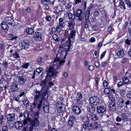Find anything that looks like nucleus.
<instances>
[{
  "instance_id": "nucleus-52",
  "label": "nucleus",
  "mask_w": 131,
  "mask_h": 131,
  "mask_svg": "<svg viewBox=\"0 0 131 131\" xmlns=\"http://www.w3.org/2000/svg\"><path fill=\"white\" fill-rule=\"evenodd\" d=\"M126 4L129 7H131V2L130 1L127 0L126 1Z\"/></svg>"
},
{
  "instance_id": "nucleus-3",
  "label": "nucleus",
  "mask_w": 131,
  "mask_h": 131,
  "mask_svg": "<svg viewBox=\"0 0 131 131\" xmlns=\"http://www.w3.org/2000/svg\"><path fill=\"white\" fill-rule=\"evenodd\" d=\"M47 75L44 81H42L41 83L45 85L47 81H50L53 77H56L58 75V72L57 69H55L52 67L49 68H47L46 70Z\"/></svg>"
},
{
  "instance_id": "nucleus-4",
  "label": "nucleus",
  "mask_w": 131,
  "mask_h": 131,
  "mask_svg": "<svg viewBox=\"0 0 131 131\" xmlns=\"http://www.w3.org/2000/svg\"><path fill=\"white\" fill-rule=\"evenodd\" d=\"M89 101L90 104L93 105H98L100 103L99 97L96 96L90 97Z\"/></svg>"
},
{
  "instance_id": "nucleus-2",
  "label": "nucleus",
  "mask_w": 131,
  "mask_h": 131,
  "mask_svg": "<svg viewBox=\"0 0 131 131\" xmlns=\"http://www.w3.org/2000/svg\"><path fill=\"white\" fill-rule=\"evenodd\" d=\"M46 92H45L43 93V95H42L41 91H39L37 90L35 91V93L34 94L35 100L33 103L34 108H36L37 107V105L38 104L37 108L39 110H40L43 99L44 97L46 95Z\"/></svg>"
},
{
  "instance_id": "nucleus-64",
  "label": "nucleus",
  "mask_w": 131,
  "mask_h": 131,
  "mask_svg": "<svg viewBox=\"0 0 131 131\" xmlns=\"http://www.w3.org/2000/svg\"><path fill=\"white\" fill-rule=\"evenodd\" d=\"M4 116L3 115H1L0 117V122H1V123H2V121L4 119Z\"/></svg>"
},
{
  "instance_id": "nucleus-48",
  "label": "nucleus",
  "mask_w": 131,
  "mask_h": 131,
  "mask_svg": "<svg viewBox=\"0 0 131 131\" xmlns=\"http://www.w3.org/2000/svg\"><path fill=\"white\" fill-rule=\"evenodd\" d=\"M77 95L78 98L79 99H81L82 97V94L80 92H78Z\"/></svg>"
},
{
  "instance_id": "nucleus-21",
  "label": "nucleus",
  "mask_w": 131,
  "mask_h": 131,
  "mask_svg": "<svg viewBox=\"0 0 131 131\" xmlns=\"http://www.w3.org/2000/svg\"><path fill=\"white\" fill-rule=\"evenodd\" d=\"M89 117L91 120L94 121L97 120L98 118V116L95 114H90Z\"/></svg>"
},
{
  "instance_id": "nucleus-26",
  "label": "nucleus",
  "mask_w": 131,
  "mask_h": 131,
  "mask_svg": "<svg viewBox=\"0 0 131 131\" xmlns=\"http://www.w3.org/2000/svg\"><path fill=\"white\" fill-rule=\"evenodd\" d=\"M119 57H122L124 55V51L123 49H121L117 54Z\"/></svg>"
},
{
  "instance_id": "nucleus-27",
  "label": "nucleus",
  "mask_w": 131,
  "mask_h": 131,
  "mask_svg": "<svg viewBox=\"0 0 131 131\" xmlns=\"http://www.w3.org/2000/svg\"><path fill=\"white\" fill-rule=\"evenodd\" d=\"M49 105L48 104L47 105H44L43 107V109L44 111L46 113H48L49 112Z\"/></svg>"
},
{
  "instance_id": "nucleus-1",
  "label": "nucleus",
  "mask_w": 131,
  "mask_h": 131,
  "mask_svg": "<svg viewBox=\"0 0 131 131\" xmlns=\"http://www.w3.org/2000/svg\"><path fill=\"white\" fill-rule=\"evenodd\" d=\"M76 31L74 30H72L71 31L70 34L68 35V41L69 42V44L68 45V48L67 50L64 49L61 46H60V49L58 50V52L60 53V54L62 56L65 55L64 58L62 60L59 58H57L55 59L53 62V64L54 66L56 65L57 64H58L61 65L64 64L65 62V58H66L67 55V51H70V47L72 45V43L73 42V40L74 39L75 36Z\"/></svg>"
},
{
  "instance_id": "nucleus-40",
  "label": "nucleus",
  "mask_w": 131,
  "mask_h": 131,
  "mask_svg": "<svg viewBox=\"0 0 131 131\" xmlns=\"http://www.w3.org/2000/svg\"><path fill=\"white\" fill-rule=\"evenodd\" d=\"M68 126L70 127H71L73 125V122L72 121L70 120L69 119L68 121Z\"/></svg>"
},
{
  "instance_id": "nucleus-44",
  "label": "nucleus",
  "mask_w": 131,
  "mask_h": 131,
  "mask_svg": "<svg viewBox=\"0 0 131 131\" xmlns=\"http://www.w3.org/2000/svg\"><path fill=\"white\" fill-rule=\"evenodd\" d=\"M62 28L63 27H62V26H59V25H58V26H57L56 28L57 31H58V32H60Z\"/></svg>"
},
{
  "instance_id": "nucleus-10",
  "label": "nucleus",
  "mask_w": 131,
  "mask_h": 131,
  "mask_svg": "<svg viewBox=\"0 0 131 131\" xmlns=\"http://www.w3.org/2000/svg\"><path fill=\"white\" fill-rule=\"evenodd\" d=\"M18 79L19 84L22 85H23L25 83L27 79L25 76L23 75L19 76Z\"/></svg>"
},
{
  "instance_id": "nucleus-15",
  "label": "nucleus",
  "mask_w": 131,
  "mask_h": 131,
  "mask_svg": "<svg viewBox=\"0 0 131 131\" xmlns=\"http://www.w3.org/2000/svg\"><path fill=\"white\" fill-rule=\"evenodd\" d=\"M14 126L17 129L19 130L22 128L23 127V124L21 122L17 121L15 123Z\"/></svg>"
},
{
  "instance_id": "nucleus-32",
  "label": "nucleus",
  "mask_w": 131,
  "mask_h": 131,
  "mask_svg": "<svg viewBox=\"0 0 131 131\" xmlns=\"http://www.w3.org/2000/svg\"><path fill=\"white\" fill-rule=\"evenodd\" d=\"M24 105L26 107H28L29 105L28 101L27 99H25L23 101Z\"/></svg>"
},
{
  "instance_id": "nucleus-33",
  "label": "nucleus",
  "mask_w": 131,
  "mask_h": 131,
  "mask_svg": "<svg viewBox=\"0 0 131 131\" xmlns=\"http://www.w3.org/2000/svg\"><path fill=\"white\" fill-rule=\"evenodd\" d=\"M89 124V122L88 121H86L82 124V126L85 129H87L88 130V125Z\"/></svg>"
},
{
  "instance_id": "nucleus-16",
  "label": "nucleus",
  "mask_w": 131,
  "mask_h": 131,
  "mask_svg": "<svg viewBox=\"0 0 131 131\" xmlns=\"http://www.w3.org/2000/svg\"><path fill=\"white\" fill-rule=\"evenodd\" d=\"M104 92L106 94L108 95L110 94L114 93L115 91L113 89L112 90L110 88H107L104 90Z\"/></svg>"
},
{
  "instance_id": "nucleus-8",
  "label": "nucleus",
  "mask_w": 131,
  "mask_h": 131,
  "mask_svg": "<svg viewBox=\"0 0 131 131\" xmlns=\"http://www.w3.org/2000/svg\"><path fill=\"white\" fill-rule=\"evenodd\" d=\"M5 20L6 24L9 25H11L14 26L15 25V23L14 20L10 17H7L5 18Z\"/></svg>"
},
{
  "instance_id": "nucleus-11",
  "label": "nucleus",
  "mask_w": 131,
  "mask_h": 131,
  "mask_svg": "<svg viewBox=\"0 0 131 131\" xmlns=\"http://www.w3.org/2000/svg\"><path fill=\"white\" fill-rule=\"evenodd\" d=\"M72 109L73 112L75 114H79L81 112L80 108L77 106H73Z\"/></svg>"
},
{
  "instance_id": "nucleus-19",
  "label": "nucleus",
  "mask_w": 131,
  "mask_h": 131,
  "mask_svg": "<svg viewBox=\"0 0 131 131\" xmlns=\"http://www.w3.org/2000/svg\"><path fill=\"white\" fill-rule=\"evenodd\" d=\"M108 107L109 110L111 111H114L116 110L115 104L113 102H111L110 103Z\"/></svg>"
},
{
  "instance_id": "nucleus-20",
  "label": "nucleus",
  "mask_w": 131,
  "mask_h": 131,
  "mask_svg": "<svg viewBox=\"0 0 131 131\" xmlns=\"http://www.w3.org/2000/svg\"><path fill=\"white\" fill-rule=\"evenodd\" d=\"M2 28L3 30H7L8 29V26L6 23L3 22L1 24Z\"/></svg>"
},
{
  "instance_id": "nucleus-46",
  "label": "nucleus",
  "mask_w": 131,
  "mask_h": 131,
  "mask_svg": "<svg viewBox=\"0 0 131 131\" xmlns=\"http://www.w3.org/2000/svg\"><path fill=\"white\" fill-rule=\"evenodd\" d=\"M8 128L7 126H4L2 128V131H8Z\"/></svg>"
},
{
  "instance_id": "nucleus-51",
  "label": "nucleus",
  "mask_w": 131,
  "mask_h": 131,
  "mask_svg": "<svg viewBox=\"0 0 131 131\" xmlns=\"http://www.w3.org/2000/svg\"><path fill=\"white\" fill-rule=\"evenodd\" d=\"M42 70L41 68H38L36 69V71L38 72V74H40Z\"/></svg>"
},
{
  "instance_id": "nucleus-45",
  "label": "nucleus",
  "mask_w": 131,
  "mask_h": 131,
  "mask_svg": "<svg viewBox=\"0 0 131 131\" xmlns=\"http://www.w3.org/2000/svg\"><path fill=\"white\" fill-rule=\"evenodd\" d=\"M119 5L120 6H122L124 10L126 9V8L125 7V4L124 2H120L119 3Z\"/></svg>"
},
{
  "instance_id": "nucleus-39",
  "label": "nucleus",
  "mask_w": 131,
  "mask_h": 131,
  "mask_svg": "<svg viewBox=\"0 0 131 131\" xmlns=\"http://www.w3.org/2000/svg\"><path fill=\"white\" fill-rule=\"evenodd\" d=\"M37 61L39 63H41L43 62V59L41 57H40L37 59Z\"/></svg>"
},
{
  "instance_id": "nucleus-54",
  "label": "nucleus",
  "mask_w": 131,
  "mask_h": 131,
  "mask_svg": "<svg viewBox=\"0 0 131 131\" xmlns=\"http://www.w3.org/2000/svg\"><path fill=\"white\" fill-rule=\"evenodd\" d=\"M67 8L69 9L71 7V4L70 3H68L66 6Z\"/></svg>"
},
{
  "instance_id": "nucleus-17",
  "label": "nucleus",
  "mask_w": 131,
  "mask_h": 131,
  "mask_svg": "<svg viewBox=\"0 0 131 131\" xmlns=\"http://www.w3.org/2000/svg\"><path fill=\"white\" fill-rule=\"evenodd\" d=\"M87 109L88 111L91 113H93L96 110L95 107L90 104L88 105Z\"/></svg>"
},
{
  "instance_id": "nucleus-28",
  "label": "nucleus",
  "mask_w": 131,
  "mask_h": 131,
  "mask_svg": "<svg viewBox=\"0 0 131 131\" xmlns=\"http://www.w3.org/2000/svg\"><path fill=\"white\" fill-rule=\"evenodd\" d=\"M30 122L31 121L30 118L28 117L27 118H24L23 120V123L24 125H25L28 123L27 121Z\"/></svg>"
},
{
  "instance_id": "nucleus-53",
  "label": "nucleus",
  "mask_w": 131,
  "mask_h": 131,
  "mask_svg": "<svg viewBox=\"0 0 131 131\" xmlns=\"http://www.w3.org/2000/svg\"><path fill=\"white\" fill-rule=\"evenodd\" d=\"M28 63H27L22 65L23 67L25 69H27L28 68Z\"/></svg>"
},
{
  "instance_id": "nucleus-5",
  "label": "nucleus",
  "mask_w": 131,
  "mask_h": 131,
  "mask_svg": "<svg viewBox=\"0 0 131 131\" xmlns=\"http://www.w3.org/2000/svg\"><path fill=\"white\" fill-rule=\"evenodd\" d=\"M76 18L79 21L82 20L84 17V13L81 9H79L77 10L75 13H74Z\"/></svg>"
},
{
  "instance_id": "nucleus-23",
  "label": "nucleus",
  "mask_w": 131,
  "mask_h": 131,
  "mask_svg": "<svg viewBox=\"0 0 131 131\" xmlns=\"http://www.w3.org/2000/svg\"><path fill=\"white\" fill-rule=\"evenodd\" d=\"M64 19L63 18H60L59 19V23L58 25L59 26H62L63 27L65 25V24L64 21Z\"/></svg>"
},
{
  "instance_id": "nucleus-30",
  "label": "nucleus",
  "mask_w": 131,
  "mask_h": 131,
  "mask_svg": "<svg viewBox=\"0 0 131 131\" xmlns=\"http://www.w3.org/2000/svg\"><path fill=\"white\" fill-rule=\"evenodd\" d=\"M90 9L87 10L85 13V18L86 21L88 20L90 17Z\"/></svg>"
},
{
  "instance_id": "nucleus-63",
  "label": "nucleus",
  "mask_w": 131,
  "mask_h": 131,
  "mask_svg": "<svg viewBox=\"0 0 131 131\" xmlns=\"http://www.w3.org/2000/svg\"><path fill=\"white\" fill-rule=\"evenodd\" d=\"M106 52L105 51H104L102 53L101 56V59H102L104 57Z\"/></svg>"
},
{
  "instance_id": "nucleus-22",
  "label": "nucleus",
  "mask_w": 131,
  "mask_h": 131,
  "mask_svg": "<svg viewBox=\"0 0 131 131\" xmlns=\"http://www.w3.org/2000/svg\"><path fill=\"white\" fill-rule=\"evenodd\" d=\"M29 116V114L26 111L24 112L23 113H20V115H19V117H24V118H27Z\"/></svg>"
},
{
  "instance_id": "nucleus-42",
  "label": "nucleus",
  "mask_w": 131,
  "mask_h": 131,
  "mask_svg": "<svg viewBox=\"0 0 131 131\" xmlns=\"http://www.w3.org/2000/svg\"><path fill=\"white\" fill-rule=\"evenodd\" d=\"M33 127L31 124L28 127L27 131H32Z\"/></svg>"
},
{
  "instance_id": "nucleus-14",
  "label": "nucleus",
  "mask_w": 131,
  "mask_h": 131,
  "mask_svg": "<svg viewBox=\"0 0 131 131\" xmlns=\"http://www.w3.org/2000/svg\"><path fill=\"white\" fill-rule=\"evenodd\" d=\"M30 122L31 124L33 126L37 127L39 125V122L37 117L35 118Z\"/></svg>"
},
{
  "instance_id": "nucleus-60",
  "label": "nucleus",
  "mask_w": 131,
  "mask_h": 131,
  "mask_svg": "<svg viewBox=\"0 0 131 131\" xmlns=\"http://www.w3.org/2000/svg\"><path fill=\"white\" fill-rule=\"evenodd\" d=\"M96 67L97 68H99V64L98 62L97 61H95L94 63Z\"/></svg>"
},
{
  "instance_id": "nucleus-25",
  "label": "nucleus",
  "mask_w": 131,
  "mask_h": 131,
  "mask_svg": "<svg viewBox=\"0 0 131 131\" xmlns=\"http://www.w3.org/2000/svg\"><path fill=\"white\" fill-rule=\"evenodd\" d=\"M26 32L27 34L31 35H33L34 34V30L30 28H27L26 29Z\"/></svg>"
},
{
  "instance_id": "nucleus-12",
  "label": "nucleus",
  "mask_w": 131,
  "mask_h": 131,
  "mask_svg": "<svg viewBox=\"0 0 131 131\" xmlns=\"http://www.w3.org/2000/svg\"><path fill=\"white\" fill-rule=\"evenodd\" d=\"M96 109L97 113L101 114L103 113L106 111V108L103 106H99Z\"/></svg>"
},
{
  "instance_id": "nucleus-61",
  "label": "nucleus",
  "mask_w": 131,
  "mask_h": 131,
  "mask_svg": "<svg viewBox=\"0 0 131 131\" xmlns=\"http://www.w3.org/2000/svg\"><path fill=\"white\" fill-rule=\"evenodd\" d=\"M130 102V101L129 100H127V101L125 102V104L126 105V106H125L126 107H127V105H129Z\"/></svg>"
},
{
  "instance_id": "nucleus-58",
  "label": "nucleus",
  "mask_w": 131,
  "mask_h": 131,
  "mask_svg": "<svg viewBox=\"0 0 131 131\" xmlns=\"http://www.w3.org/2000/svg\"><path fill=\"white\" fill-rule=\"evenodd\" d=\"M92 28L93 30H96L98 29V28L96 25H94L93 26Z\"/></svg>"
},
{
  "instance_id": "nucleus-7",
  "label": "nucleus",
  "mask_w": 131,
  "mask_h": 131,
  "mask_svg": "<svg viewBox=\"0 0 131 131\" xmlns=\"http://www.w3.org/2000/svg\"><path fill=\"white\" fill-rule=\"evenodd\" d=\"M99 127V124L97 122H94L90 124L88 127V130L90 131L91 130L97 129Z\"/></svg>"
},
{
  "instance_id": "nucleus-55",
  "label": "nucleus",
  "mask_w": 131,
  "mask_h": 131,
  "mask_svg": "<svg viewBox=\"0 0 131 131\" xmlns=\"http://www.w3.org/2000/svg\"><path fill=\"white\" fill-rule=\"evenodd\" d=\"M47 0H41V3L43 4L46 5L47 4Z\"/></svg>"
},
{
  "instance_id": "nucleus-38",
  "label": "nucleus",
  "mask_w": 131,
  "mask_h": 131,
  "mask_svg": "<svg viewBox=\"0 0 131 131\" xmlns=\"http://www.w3.org/2000/svg\"><path fill=\"white\" fill-rule=\"evenodd\" d=\"M3 64L4 68L6 69L8 68V63L5 61H4L3 62Z\"/></svg>"
},
{
  "instance_id": "nucleus-43",
  "label": "nucleus",
  "mask_w": 131,
  "mask_h": 131,
  "mask_svg": "<svg viewBox=\"0 0 131 131\" xmlns=\"http://www.w3.org/2000/svg\"><path fill=\"white\" fill-rule=\"evenodd\" d=\"M14 58H19V56L17 52H15L13 55Z\"/></svg>"
},
{
  "instance_id": "nucleus-35",
  "label": "nucleus",
  "mask_w": 131,
  "mask_h": 131,
  "mask_svg": "<svg viewBox=\"0 0 131 131\" xmlns=\"http://www.w3.org/2000/svg\"><path fill=\"white\" fill-rule=\"evenodd\" d=\"M121 117L123 120L126 121L127 120V118L126 114H121Z\"/></svg>"
},
{
  "instance_id": "nucleus-36",
  "label": "nucleus",
  "mask_w": 131,
  "mask_h": 131,
  "mask_svg": "<svg viewBox=\"0 0 131 131\" xmlns=\"http://www.w3.org/2000/svg\"><path fill=\"white\" fill-rule=\"evenodd\" d=\"M18 89V87L17 85L13 84L12 85V90L14 92L16 91Z\"/></svg>"
},
{
  "instance_id": "nucleus-13",
  "label": "nucleus",
  "mask_w": 131,
  "mask_h": 131,
  "mask_svg": "<svg viewBox=\"0 0 131 131\" xmlns=\"http://www.w3.org/2000/svg\"><path fill=\"white\" fill-rule=\"evenodd\" d=\"M15 115L14 113H12L6 116L7 121L11 122L14 121L15 119Z\"/></svg>"
},
{
  "instance_id": "nucleus-59",
  "label": "nucleus",
  "mask_w": 131,
  "mask_h": 131,
  "mask_svg": "<svg viewBox=\"0 0 131 131\" xmlns=\"http://www.w3.org/2000/svg\"><path fill=\"white\" fill-rule=\"evenodd\" d=\"M121 120V118L119 116H117L116 118V121L118 122H120Z\"/></svg>"
},
{
  "instance_id": "nucleus-6",
  "label": "nucleus",
  "mask_w": 131,
  "mask_h": 131,
  "mask_svg": "<svg viewBox=\"0 0 131 131\" xmlns=\"http://www.w3.org/2000/svg\"><path fill=\"white\" fill-rule=\"evenodd\" d=\"M57 111L59 113L62 112L65 110V106L60 102H58L57 104Z\"/></svg>"
},
{
  "instance_id": "nucleus-18",
  "label": "nucleus",
  "mask_w": 131,
  "mask_h": 131,
  "mask_svg": "<svg viewBox=\"0 0 131 131\" xmlns=\"http://www.w3.org/2000/svg\"><path fill=\"white\" fill-rule=\"evenodd\" d=\"M22 48L26 49L29 46V45L28 41H23L21 43Z\"/></svg>"
},
{
  "instance_id": "nucleus-29",
  "label": "nucleus",
  "mask_w": 131,
  "mask_h": 131,
  "mask_svg": "<svg viewBox=\"0 0 131 131\" xmlns=\"http://www.w3.org/2000/svg\"><path fill=\"white\" fill-rule=\"evenodd\" d=\"M68 17L70 20L73 21L75 18V15H74V14L70 13L68 14Z\"/></svg>"
},
{
  "instance_id": "nucleus-56",
  "label": "nucleus",
  "mask_w": 131,
  "mask_h": 131,
  "mask_svg": "<svg viewBox=\"0 0 131 131\" xmlns=\"http://www.w3.org/2000/svg\"><path fill=\"white\" fill-rule=\"evenodd\" d=\"M123 84V83L121 81L119 82L117 84V86L118 87L121 86Z\"/></svg>"
},
{
  "instance_id": "nucleus-31",
  "label": "nucleus",
  "mask_w": 131,
  "mask_h": 131,
  "mask_svg": "<svg viewBox=\"0 0 131 131\" xmlns=\"http://www.w3.org/2000/svg\"><path fill=\"white\" fill-rule=\"evenodd\" d=\"M122 80L123 82L125 84H128L129 82V80L127 77L124 76L122 78Z\"/></svg>"
},
{
  "instance_id": "nucleus-9",
  "label": "nucleus",
  "mask_w": 131,
  "mask_h": 131,
  "mask_svg": "<svg viewBox=\"0 0 131 131\" xmlns=\"http://www.w3.org/2000/svg\"><path fill=\"white\" fill-rule=\"evenodd\" d=\"M33 38L34 39L37 41H39L42 39V35L41 33L36 31L33 36Z\"/></svg>"
},
{
  "instance_id": "nucleus-24",
  "label": "nucleus",
  "mask_w": 131,
  "mask_h": 131,
  "mask_svg": "<svg viewBox=\"0 0 131 131\" xmlns=\"http://www.w3.org/2000/svg\"><path fill=\"white\" fill-rule=\"evenodd\" d=\"M118 101L120 103L119 104V107L121 108L124 105V101L123 99L119 98Z\"/></svg>"
},
{
  "instance_id": "nucleus-47",
  "label": "nucleus",
  "mask_w": 131,
  "mask_h": 131,
  "mask_svg": "<svg viewBox=\"0 0 131 131\" xmlns=\"http://www.w3.org/2000/svg\"><path fill=\"white\" fill-rule=\"evenodd\" d=\"M75 117L73 115L70 116L69 119L73 121V120H75Z\"/></svg>"
},
{
  "instance_id": "nucleus-49",
  "label": "nucleus",
  "mask_w": 131,
  "mask_h": 131,
  "mask_svg": "<svg viewBox=\"0 0 131 131\" xmlns=\"http://www.w3.org/2000/svg\"><path fill=\"white\" fill-rule=\"evenodd\" d=\"M103 84L104 86V87H107L108 86V82L106 81H104Z\"/></svg>"
},
{
  "instance_id": "nucleus-50",
  "label": "nucleus",
  "mask_w": 131,
  "mask_h": 131,
  "mask_svg": "<svg viewBox=\"0 0 131 131\" xmlns=\"http://www.w3.org/2000/svg\"><path fill=\"white\" fill-rule=\"evenodd\" d=\"M93 14L95 17H97L99 15V12L97 11H95L94 12Z\"/></svg>"
},
{
  "instance_id": "nucleus-34",
  "label": "nucleus",
  "mask_w": 131,
  "mask_h": 131,
  "mask_svg": "<svg viewBox=\"0 0 131 131\" xmlns=\"http://www.w3.org/2000/svg\"><path fill=\"white\" fill-rule=\"evenodd\" d=\"M52 37L54 40L58 42L60 40V39L59 38L58 35L56 34L54 35Z\"/></svg>"
},
{
  "instance_id": "nucleus-37",
  "label": "nucleus",
  "mask_w": 131,
  "mask_h": 131,
  "mask_svg": "<svg viewBox=\"0 0 131 131\" xmlns=\"http://www.w3.org/2000/svg\"><path fill=\"white\" fill-rule=\"evenodd\" d=\"M74 26V25L72 22H69L68 23V27L70 29L72 28Z\"/></svg>"
},
{
  "instance_id": "nucleus-41",
  "label": "nucleus",
  "mask_w": 131,
  "mask_h": 131,
  "mask_svg": "<svg viewBox=\"0 0 131 131\" xmlns=\"http://www.w3.org/2000/svg\"><path fill=\"white\" fill-rule=\"evenodd\" d=\"M127 97L130 100H131V91H129L127 93Z\"/></svg>"
},
{
  "instance_id": "nucleus-62",
  "label": "nucleus",
  "mask_w": 131,
  "mask_h": 131,
  "mask_svg": "<svg viewBox=\"0 0 131 131\" xmlns=\"http://www.w3.org/2000/svg\"><path fill=\"white\" fill-rule=\"evenodd\" d=\"M94 69V67L92 65H90L89 66V69L90 70H92Z\"/></svg>"
},
{
  "instance_id": "nucleus-57",
  "label": "nucleus",
  "mask_w": 131,
  "mask_h": 131,
  "mask_svg": "<svg viewBox=\"0 0 131 131\" xmlns=\"http://www.w3.org/2000/svg\"><path fill=\"white\" fill-rule=\"evenodd\" d=\"M51 19V16H47L46 17V20L48 21H50Z\"/></svg>"
}]
</instances>
